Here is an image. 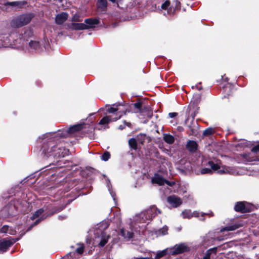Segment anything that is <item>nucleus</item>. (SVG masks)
Instances as JSON below:
<instances>
[{
    "instance_id": "nucleus-9",
    "label": "nucleus",
    "mask_w": 259,
    "mask_h": 259,
    "mask_svg": "<svg viewBox=\"0 0 259 259\" xmlns=\"http://www.w3.org/2000/svg\"><path fill=\"white\" fill-rule=\"evenodd\" d=\"M160 11L161 13L164 16H166V15L174 14L175 11V8H174V7L170 6V2L168 0H166L162 4Z\"/></svg>"
},
{
    "instance_id": "nucleus-50",
    "label": "nucleus",
    "mask_w": 259,
    "mask_h": 259,
    "mask_svg": "<svg viewBox=\"0 0 259 259\" xmlns=\"http://www.w3.org/2000/svg\"><path fill=\"white\" fill-rule=\"evenodd\" d=\"M59 219L62 220L64 219V217L62 216H59Z\"/></svg>"
},
{
    "instance_id": "nucleus-27",
    "label": "nucleus",
    "mask_w": 259,
    "mask_h": 259,
    "mask_svg": "<svg viewBox=\"0 0 259 259\" xmlns=\"http://www.w3.org/2000/svg\"><path fill=\"white\" fill-rule=\"evenodd\" d=\"M181 215L183 218L189 219L192 218V212L190 209H186L182 212Z\"/></svg>"
},
{
    "instance_id": "nucleus-32",
    "label": "nucleus",
    "mask_w": 259,
    "mask_h": 259,
    "mask_svg": "<svg viewBox=\"0 0 259 259\" xmlns=\"http://www.w3.org/2000/svg\"><path fill=\"white\" fill-rule=\"evenodd\" d=\"M77 247L75 249V252L81 254L84 251V245L82 243L76 244Z\"/></svg>"
},
{
    "instance_id": "nucleus-12",
    "label": "nucleus",
    "mask_w": 259,
    "mask_h": 259,
    "mask_svg": "<svg viewBox=\"0 0 259 259\" xmlns=\"http://www.w3.org/2000/svg\"><path fill=\"white\" fill-rule=\"evenodd\" d=\"M65 26L68 29L75 30H80L88 29V26L84 23H71L66 24Z\"/></svg>"
},
{
    "instance_id": "nucleus-37",
    "label": "nucleus",
    "mask_w": 259,
    "mask_h": 259,
    "mask_svg": "<svg viewBox=\"0 0 259 259\" xmlns=\"http://www.w3.org/2000/svg\"><path fill=\"white\" fill-rule=\"evenodd\" d=\"M212 169L209 168H203L201 169L200 172L202 174H211L212 172Z\"/></svg>"
},
{
    "instance_id": "nucleus-29",
    "label": "nucleus",
    "mask_w": 259,
    "mask_h": 259,
    "mask_svg": "<svg viewBox=\"0 0 259 259\" xmlns=\"http://www.w3.org/2000/svg\"><path fill=\"white\" fill-rule=\"evenodd\" d=\"M128 144L133 149L136 150L137 149V142L135 138H131L128 140Z\"/></svg>"
},
{
    "instance_id": "nucleus-24",
    "label": "nucleus",
    "mask_w": 259,
    "mask_h": 259,
    "mask_svg": "<svg viewBox=\"0 0 259 259\" xmlns=\"http://www.w3.org/2000/svg\"><path fill=\"white\" fill-rule=\"evenodd\" d=\"M246 159L248 162H252L253 164H258L259 163V158L254 157L249 154L246 156Z\"/></svg>"
},
{
    "instance_id": "nucleus-36",
    "label": "nucleus",
    "mask_w": 259,
    "mask_h": 259,
    "mask_svg": "<svg viewBox=\"0 0 259 259\" xmlns=\"http://www.w3.org/2000/svg\"><path fill=\"white\" fill-rule=\"evenodd\" d=\"M8 4L12 7L21 6L24 4V3L20 2H14L9 3H8Z\"/></svg>"
},
{
    "instance_id": "nucleus-48",
    "label": "nucleus",
    "mask_w": 259,
    "mask_h": 259,
    "mask_svg": "<svg viewBox=\"0 0 259 259\" xmlns=\"http://www.w3.org/2000/svg\"><path fill=\"white\" fill-rule=\"evenodd\" d=\"M109 1L113 4L116 3L117 4V6L118 7V4H117V0H109Z\"/></svg>"
},
{
    "instance_id": "nucleus-13",
    "label": "nucleus",
    "mask_w": 259,
    "mask_h": 259,
    "mask_svg": "<svg viewBox=\"0 0 259 259\" xmlns=\"http://www.w3.org/2000/svg\"><path fill=\"white\" fill-rule=\"evenodd\" d=\"M130 111L134 113H143L144 109H147V107L143 108L141 102H138L130 105Z\"/></svg>"
},
{
    "instance_id": "nucleus-39",
    "label": "nucleus",
    "mask_w": 259,
    "mask_h": 259,
    "mask_svg": "<svg viewBox=\"0 0 259 259\" xmlns=\"http://www.w3.org/2000/svg\"><path fill=\"white\" fill-rule=\"evenodd\" d=\"M213 130L211 128H208L204 131L203 135L205 136H208L212 133Z\"/></svg>"
},
{
    "instance_id": "nucleus-34",
    "label": "nucleus",
    "mask_w": 259,
    "mask_h": 259,
    "mask_svg": "<svg viewBox=\"0 0 259 259\" xmlns=\"http://www.w3.org/2000/svg\"><path fill=\"white\" fill-rule=\"evenodd\" d=\"M71 21L72 22H81L82 20L80 19V15L77 14H75L71 18Z\"/></svg>"
},
{
    "instance_id": "nucleus-4",
    "label": "nucleus",
    "mask_w": 259,
    "mask_h": 259,
    "mask_svg": "<svg viewBox=\"0 0 259 259\" xmlns=\"http://www.w3.org/2000/svg\"><path fill=\"white\" fill-rule=\"evenodd\" d=\"M31 14H23L14 18L11 22V26L14 28L22 27L28 24L32 19Z\"/></svg>"
},
{
    "instance_id": "nucleus-20",
    "label": "nucleus",
    "mask_w": 259,
    "mask_h": 259,
    "mask_svg": "<svg viewBox=\"0 0 259 259\" xmlns=\"http://www.w3.org/2000/svg\"><path fill=\"white\" fill-rule=\"evenodd\" d=\"M241 226H242V225L240 224H235L234 225H229L225 228L221 229V232H223V231H233V230H235L239 228Z\"/></svg>"
},
{
    "instance_id": "nucleus-25",
    "label": "nucleus",
    "mask_w": 259,
    "mask_h": 259,
    "mask_svg": "<svg viewBox=\"0 0 259 259\" xmlns=\"http://www.w3.org/2000/svg\"><path fill=\"white\" fill-rule=\"evenodd\" d=\"M168 228L167 226H164L163 228L156 231L157 236H163L167 234Z\"/></svg>"
},
{
    "instance_id": "nucleus-14",
    "label": "nucleus",
    "mask_w": 259,
    "mask_h": 259,
    "mask_svg": "<svg viewBox=\"0 0 259 259\" xmlns=\"http://www.w3.org/2000/svg\"><path fill=\"white\" fill-rule=\"evenodd\" d=\"M68 14L66 12H62L56 15L55 18L56 23L57 24H62L68 18Z\"/></svg>"
},
{
    "instance_id": "nucleus-47",
    "label": "nucleus",
    "mask_w": 259,
    "mask_h": 259,
    "mask_svg": "<svg viewBox=\"0 0 259 259\" xmlns=\"http://www.w3.org/2000/svg\"><path fill=\"white\" fill-rule=\"evenodd\" d=\"M116 219L118 221V223L120 224L121 223V218H120V217L117 215Z\"/></svg>"
},
{
    "instance_id": "nucleus-19",
    "label": "nucleus",
    "mask_w": 259,
    "mask_h": 259,
    "mask_svg": "<svg viewBox=\"0 0 259 259\" xmlns=\"http://www.w3.org/2000/svg\"><path fill=\"white\" fill-rule=\"evenodd\" d=\"M84 22L87 24L89 29V28L94 27L95 25L98 24L99 20L97 19H87L84 20Z\"/></svg>"
},
{
    "instance_id": "nucleus-5",
    "label": "nucleus",
    "mask_w": 259,
    "mask_h": 259,
    "mask_svg": "<svg viewBox=\"0 0 259 259\" xmlns=\"http://www.w3.org/2000/svg\"><path fill=\"white\" fill-rule=\"evenodd\" d=\"M106 110L110 113L116 112V117L113 118V121H116L120 119L123 115L125 114L127 110L123 105L118 104H113L111 106H107Z\"/></svg>"
},
{
    "instance_id": "nucleus-31",
    "label": "nucleus",
    "mask_w": 259,
    "mask_h": 259,
    "mask_svg": "<svg viewBox=\"0 0 259 259\" xmlns=\"http://www.w3.org/2000/svg\"><path fill=\"white\" fill-rule=\"evenodd\" d=\"M49 216L48 214H47V213H44L42 215H41L39 219H37V220H36V221L34 223V224L33 225H31V226H30L29 227V228L27 230V231L29 230H30V229L34 225H36L37 224H38L41 221L46 219Z\"/></svg>"
},
{
    "instance_id": "nucleus-6",
    "label": "nucleus",
    "mask_w": 259,
    "mask_h": 259,
    "mask_svg": "<svg viewBox=\"0 0 259 259\" xmlns=\"http://www.w3.org/2000/svg\"><path fill=\"white\" fill-rule=\"evenodd\" d=\"M169 248L170 249V254L172 255L186 252L190 249V247L185 243L176 244Z\"/></svg>"
},
{
    "instance_id": "nucleus-1",
    "label": "nucleus",
    "mask_w": 259,
    "mask_h": 259,
    "mask_svg": "<svg viewBox=\"0 0 259 259\" xmlns=\"http://www.w3.org/2000/svg\"><path fill=\"white\" fill-rule=\"evenodd\" d=\"M65 134L59 131L57 133H49L38 138V141L42 143L41 150L47 158H60L68 155L69 150L60 145L57 144L59 137H64Z\"/></svg>"
},
{
    "instance_id": "nucleus-41",
    "label": "nucleus",
    "mask_w": 259,
    "mask_h": 259,
    "mask_svg": "<svg viewBox=\"0 0 259 259\" xmlns=\"http://www.w3.org/2000/svg\"><path fill=\"white\" fill-rule=\"evenodd\" d=\"M16 232H17V231L16 229H14L11 227H9L8 234H9L10 235H14L16 233Z\"/></svg>"
},
{
    "instance_id": "nucleus-30",
    "label": "nucleus",
    "mask_w": 259,
    "mask_h": 259,
    "mask_svg": "<svg viewBox=\"0 0 259 259\" xmlns=\"http://www.w3.org/2000/svg\"><path fill=\"white\" fill-rule=\"evenodd\" d=\"M29 47L35 50H38L40 48V44L38 41H31L29 43Z\"/></svg>"
},
{
    "instance_id": "nucleus-2",
    "label": "nucleus",
    "mask_w": 259,
    "mask_h": 259,
    "mask_svg": "<svg viewBox=\"0 0 259 259\" xmlns=\"http://www.w3.org/2000/svg\"><path fill=\"white\" fill-rule=\"evenodd\" d=\"M161 211L155 206L150 207L147 210L136 214L133 221L130 223L131 231L122 229L120 231L121 235L126 239H131L133 237L134 232L140 234L143 232L145 228L147 221L151 220Z\"/></svg>"
},
{
    "instance_id": "nucleus-18",
    "label": "nucleus",
    "mask_w": 259,
    "mask_h": 259,
    "mask_svg": "<svg viewBox=\"0 0 259 259\" xmlns=\"http://www.w3.org/2000/svg\"><path fill=\"white\" fill-rule=\"evenodd\" d=\"M83 124H78L70 126L67 130L68 134H72L76 131H78L83 128Z\"/></svg>"
},
{
    "instance_id": "nucleus-8",
    "label": "nucleus",
    "mask_w": 259,
    "mask_h": 259,
    "mask_svg": "<svg viewBox=\"0 0 259 259\" xmlns=\"http://www.w3.org/2000/svg\"><path fill=\"white\" fill-rule=\"evenodd\" d=\"M16 241V240L12 238H4L0 240V253L6 252L7 249Z\"/></svg>"
},
{
    "instance_id": "nucleus-35",
    "label": "nucleus",
    "mask_w": 259,
    "mask_h": 259,
    "mask_svg": "<svg viewBox=\"0 0 259 259\" xmlns=\"http://www.w3.org/2000/svg\"><path fill=\"white\" fill-rule=\"evenodd\" d=\"M110 157V153L108 151H106L101 156V159L103 161H107Z\"/></svg>"
},
{
    "instance_id": "nucleus-28",
    "label": "nucleus",
    "mask_w": 259,
    "mask_h": 259,
    "mask_svg": "<svg viewBox=\"0 0 259 259\" xmlns=\"http://www.w3.org/2000/svg\"><path fill=\"white\" fill-rule=\"evenodd\" d=\"M163 139L165 142L168 144H172L175 141L174 137L170 135H164Z\"/></svg>"
},
{
    "instance_id": "nucleus-15",
    "label": "nucleus",
    "mask_w": 259,
    "mask_h": 259,
    "mask_svg": "<svg viewBox=\"0 0 259 259\" xmlns=\"http://www.w3.org/2000/svg\"><path fill=\"white\" fill-rule=\"evenodd\" d=\"M170 254V249L169 247L166 248L162 250H159L156 253V255L153 259H160L161 257Z\"/></svg>"
},
{
    "instance_id": "nucleus-10",
    "label": "nucleus",
    "mask_w": 259,
    "mask_h": 259,
    "mask_svg": "<svg viewBox=\"0 0 259 259\" xmlns=\"http://www.w3.org/2000/svg\"><path fill=\"white\" fill-rule=\"evenodd\" d=\"M234 209L237 212H246L250 211V205L245 201L238 202L236 203Z\"/></svg>"
},
{
    "instance_id": "nucleus-46",
    "label": "nucleus",
    "mask_w": 259,
    "mask_h": 259,
    "mask_svg": "<svg viewBox=\"0 0 259 259\" xmlns=\"http://www.w3.org/2000/svg\"><path fill=\"white\" fill-rule=\"evenodd\" d=\"M199 216V212L197 211H194L192 212V217H198Z\"/></svg>"
},
{
    "instance_id": "nucleus-45",
    "label": "nucleus",
    "mask_w": 259,
    "mask_h": 259,
    "mask_svg": "<svg viewBox=\"0 0 259 259\" xmlns=\"http://www.w3.org/2000/svg\"><path fill=\"white\" fill-rule=\"evenodd\" d=\"M204 215H208L209 216H212L213 215V213L211 211H210V212H209V213H204V212H201V217H203V216Z\"/></svg>"
},
{
    "instance_id": "nucleus-26",
    "label": "nucleus",
    "mask_w": 259,
    "mask_h": 259,
    "mask_svg": "<svg viewBox=\"0 0 259 259\" xmlns=\"http://www.w3.org/2000/svg\"><path fill=\"white\" fill-rule=\"evenodd\" d=\"M113 121V118L110 116L104 117L99 122L100 125L106 124L110 121Z\"/></svg>"
},
{
    "instance_id": "nucleus-40",
    "label": "nucleus",
    "mask_w": 259,
    "mask_h": 259,
    "mask_svg": "<svg viewBox=\"0 0 259 259\" xmlns=\"http://www.w3.org/2000/svg\"><path fill=\"white\" fill-rule=\"evenodd\" d=\"M253 153H256L259 152V144L253 147L251 150Z\"/></svg>"
},
{
    "instance_id": "nucleus-17",
    "label": "nucleus",
    "mask_w": 259,
    "mask_h": 259,
    "mask_svg": "<svg viewBox=\"0 0 259 259\" xmlns=\"http://www.w3.org/2000/svg\"><path fill=\"white\" fill-rule=\"evenodd\" d=\"M197 144L194 141H189L186 145L187 149L191 152L193 153L196 152L197 149Z\"/></svg>"
},
{
    "instance_id": "nucleus-21",
    "label": "nucleus",
    "mask_w": 259,
    "mask_h": 259,
    "mask_svg": "<svg viewBox=\"0 0 259 259\" xmlns=\"http://www.w3.org/2000/svg\"><path fill=\"white\" fill-rule=\"evenodd\" d=\"M48 209V207H44L43 208H41L37 211H36L32 217L31 218L32 220H34L37 217H39L44 212L47 211V210Z\"/></svg>"
},
{
    "instance_id": "nucleus-23",
    "label": "nucleus",
    "mask_w": 259,
    "mask_h": 259,
    "mask_svg": "<svg viewBox=\"0 0 259 259\" xmlns=\"http://www.w3.org/2000/svg\"><path fill=\"white\" fill-rule=\"evenodd\" d=\"M217 251V248L214 247L208 249L205 254L203 257V259H210V256L212 253L214 254H216Z\"/></svg>"
},
{
    "instance_id": "nucleus-11",
    "label": "nucleus",
    "mask_w": 259,
    "mask_h": 259,
    "mask_svg": "<svg viewBox=\"0 0 259 259\" xmlns=\"http://www.w3.org/2000/svg\"><path fill=\"white\" fill-rule=\"evenodd\" d=\"M167 201L171 206L175 208L178 207L182 203V200L175 195L168 197Z\"/></svg>"
},
{
    "instance_id": "nucleus-16",
    "label": "nucleus",
    "mask_w": 259,
    "mask_h": 259,
    "mask_svg": "<svg viewBox=\"0 0 259 259\" xmlns=\"http://www.w3.org/2000/svg\"><path fill=\"white\" fill-rule=\"evenodd\" d=\"M152 183L157 184L159 185H163L165 184V180L158 174H155L152 178Z\"/></svg>"
},
{
    "instance_id": "nucleus-52",
    "label": "nucleus",
    "mask_w": 259,
    "mask_h": 259,
    "mask_svg": "<svg viewBox=\"0 0 259 259\" xmlns=\"http://www.w3.org/2000/svg\"><path fill=\"white\" fill-rule=\"evenodd\" d=\"M191 116H192L193 118H194L195 114H194L193 115L192 114Z\"/></svg>"
},
{
    "instance_id": "nucleus-43",
    "label": "nucleus",
    "mask_w": 259,
    "mask_h": 259,
    "mask_svg": "<svg viewBox=\"0 0 259 259\" xmlns=\"http://www.w3.org/2000/svg\"><path fill=\"white\" fill-rule=\"evenodd\" d=\"M165 183L166 184L169 186H172L175 184L174 182H169L167 180H165Z\"/></svg>"
},
{
    "instance_id": "nucleus-42",
    "label": "nucleus",
    "mask_w": 259,
    "mask_h": 259,
    "mask_svg": "<svg viewBox=\"0 0 259 259\" xmlns=\"http://www.w3.org/2000/svg\"><path fill=\"white\" fill-rule=\"evenodd\" d=\"M74 255V253L69 252L65 256V259H71L72 256Z\"/></svg>"
},
{
    "instance_id": "nucleus-44",
    "label": "nucleus",
    "mask_w": 259,
    "mask_h": 259,
    "mask_svg": "<svg viewBox=\"0 0 259 259\" xmlns=\"http://www.w3.org/2000/svg\"><path fill=\"white\" fill-rule=\"evenodd\" d=\"M177 113L176 112H171L168 114V116L170 118H174L177 115Z\"/></svg>"
},
{
    "instance_id": "nucleus-49",
    "label": "nucleus",
    "mask_w": 259,
    "mask_h": 259,
    "mask_svg": "<svg viewBox=\"0 0 259 259\" xmlns=\"http://www.w3.org/2000/svg\"><path fill=\"white\" fill-rule=\"evenodd\" d=\"M123 128H124V126H123L122 125H120V126H119V127H118V128H119V130H123Z\"/></svg>"
},
{
    "instance_id": "nucleus-33",
    "label": "nucleus",
    "mask_w": 259,
    "mask_h": 259,
    "mask_svg": "<svg viewBox=\"0 0 259 259\" xmlns=\"http://www.w3.org/2000/svg\"><path fill=\"white\" fill-rule=\"evenodd\" d=\"M110 182L109 179L107 180V186L108 188V191L110 192V194L112 197L113 198V199L115 201V193L111 190V188L110 186Z\"/></svg>"
},
{
    "instance_id": "nucleus-51",
    "label": "nucleus",
    "mask_w": 259,
    "mask_h": 259,
    "mask_svg": "<svg viewBox=\"0 0 259 259\" xmlns=\"http://www.w3.org/2000/svg\"><path fill=\"white\" fill-rule=\"evenodd\" d=\"M124 123L125 124H126L127 125H128V124H130V123H127L125 120L124 121Z\"/></svg>"
},
{
    "instance_id": "nucleus-38",
    "label": "nucleus",
    "mask_w": 259,
    "mask_h": 259,
    "mask_svg": "<svg viewBox=\"0 0 259 259\" xmlns=\"http://www.w3.org/2000/svg\"><path fill=\"white\" fill-rule=\"evenodd\" d=\"M9 227L7 225H4L1 229V232L4 233H8Z\"/></svg>"
},
{
    "instance_id": "nucleus-22",
    "label": "nucleus",
    "mask_w": 259,
    "mask_h": 259,
    "mask_svg": "<svg viewBox=\"0 0 259 259\" xmlns=\"http://www.w3.org/2000/svg\"><path fill=\"white\" fill-rule=\"evenodd\" d=\"M97 6L101 11H105L107 6V0H98L97 2Z\"/></svg>"
},
{
    "instance_id": "nucleus-7",
    "label": "nucleus",
    "mask_w": 259,
    "mask_h": 259,
    "mask_svg": "<svg viewBox=\"0 0 259 259\" xmlns=\"http://www.w3.org/2000/svg\"><path fill=\"white\" fill-rule=\"evenodd\" d=\"M220 161H217V163H214L212 161H209L208 162V165L213 170H218L220 174H230L231 169L226 166H222V167L219 165Z\"/></svg>"
},
{
    "instance_id": "nucleus-3",
    "label": "nucleus",
    "mask_w": 259,
    "mask_h": 259,
    "mask_svg": "<svg viewBox=\"0 0 259 259\" xmlns=\"http://www.w3.org/2000/svg\"><path fill=\"white\" fill-rule=\"evenodd\" d=\"M109 227V224L106 221H103L98 224L96 229L98 230L95 233V239L94 242L98 244L100 247H103L108 241L110 238L109 235L106 234L104 230H106Z\"/></svg>"
}]
</instances>
